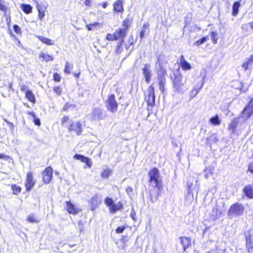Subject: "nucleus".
Wrapping results in <instances>:
<instances>
[{
	"label": "nucleus",
	"instance_id": "a18cd8bd",
	"mask_svg": "<svg viewBox=\"0 0 253 253\" xmlns=\"http://www.w3.org/2000/svg\"><path fill=\"white\" fill-rule=\"evenodd\" d=\"M70 117L68 115H64L61 119V125L62 126H64L66 124L69 122Z\"/></svg>",
	"mask_w": 253,
	"mask_h": 253
},
{
	"label": "nucleus",
	"instance_id": "0eeeda50",
	"mask_svg": "<svg viewBox=\"0 0 253 253\" xmlns=\"http://www.w3.org/2000/svg\"><path fill=\"white\" fill-rule=\"evenodd\" d=\"M106 117V112L100 107L93 108L90 114L91 121H99L102 120Z\"/></svg>",
	"mask_w": 253,
	"mask_h": 253
},
{
	"label": "nucleus",
	"instance_id": "39448f33",
	"mask_svg": "<svg viewBox=\"0 0 253 253\" xmlns=\"http://www.w3.org/2000/svg\"><path fill=\"white\" fill-rule=\"evenodd\" d=\"M127 34L122 30V28L116 29L113 33H108L106 35V39L109 41H125V39Z\"/></svg>",
	"mask_w": 253,
	"mask_h": 253
},
{
	"label": "nucleus",
	"instance_id": "e2e57ef3",
	"mask_svg": "<svg viewBox=\"0 0 253 253\" xmlns=\"http://www.w3.org/2000/svg\"><path fill=\"white\" fill-rule=\"evenodd\" d=\"M108 3L107 1H105V2H103V3H102L101 4L102 7L104 8H106V7L107 6Z\"/></svg>",
	"mask_w": 253,
	"mask_h": 253
},
{
	"label": "nucleus",
	"instance_id": "f3484780",
	"mask_svg": "<svg viewBox=\"0 0 253 253\" xmlns=\"http://www.w3.org/2000/svg\"><path fill=\"white\" fill-rule=\"evenodd\" d=\"M73 159L77 160H80L81 162L85 163L86 166L89 168L92 166V161L91 159L84 155L76 154L74 155Z\"/></svg>",
	"mask_w": 253,
	"mask_h": 253
},
{
	"label": "nucleus",
	"instance_id": "9b49d317",
	"mask_svg": "<svg viewBox=\"0 0 253 253\" xmlns=\"http://www.w3.org/2000/svg\"><path fill=\"white\" fill-rule=\"evenodd\" d=\"M246 248L248 253H253V233L251 230L245 233Z\"/></svg>",
	"mask_w": 253,
	"mask_h": 253
},
{
	"label": "nucleus",
	"instance_id": "f704fd0d",
	"mask_svg": "<svg viewBox=\"0 0 253 253\" xmlns=\"http://www.w3.org/2000/svg\"><path fill=\"white\" fill-rule=\"evenodd\" d=\"M212 211L214 213L212 216H214V219L219 218L222 214V211L219 209L218 206L213 208Z\"/></svg>",
	"mask_w": 253,
	"mask_h": 253
},
{
	"label": "nucleus",
	"instance_id": "864d4df0",
	"mask_svg": "<svg viewBox=\"0 0 253 253\" xmlns=\"http://www.w3.org/2000/svg\"><path fill=\"white\" fill-rule=\"evenodd\" d=\"M4 16L6 17L5 20L6 22L7 25L8 27H10V23L11 22L10 14H8Z\"/></svg>",
	"mask_w": 253,
	"mask_h": 253
},
{
	"label": "nucleus",
	"instance_id": "393cba45",
	"mask_svg": "<svg viewBox=\"0 0 253 253\" xmlns=\"http://www.w3.org/2000/svg\"><path fill=\"white\" fill-rule=\"evenodd\" d=\"M37 37L42 42L47 45H52L54 43V42L53 40L43 36H38Z\"/></svg>",
	"mask_w": 253,
	"mask_h": 253
},
{
	"label": "nucleus",
	"instance_id": "dca6fc26",
	"mask_svg": "<svg viewBox=\"0 0 253 253\" xmlns=\"http://www.w3.org/2000/svg\"><path fill=\"white\" fill-rule=\"evenodd\" d=\"M124 0H116L113 3V10L114 13H123L124 11L123 6Z\"/></svg>",
	"mask_w": 253,
	"mask_h": 253
},
{
	"label": "nucleus",
	"instance_id": "c756f323",
	"mask_svg": "<svg viewBox=\"0 0 253 253\" xmlns=\"http://www.w3.org/2000/svg\"><path fill=\"white\" fill-rule=\"evenodd\" d=\"M240 3L239 1H235L233 3L232 5V14L234 16H236L239 13V9L240 7Z\"/></svg>",
	"mask_w": 253,
	"mask_h": 253
},
{
	"label": "nucleus",
	"instance_id": "6e6552de",
	"mask_svg": "<svg viewBox=\"0 0 253 253\" xmlns=\"http://www.w3.org/2000/svg\"><path fill=\"white\" fill-rule=\"evenodd\" d=\"M36 180L34 178L33 173L32 171H28L26 173L24 182L25 191L27 192L31 191L35 186Z\"/></svg>",
	"mask_w": 253,
	"mask_h": 253
},
{
	"label": "nucleus",
	"instance_id": "49530a36",
	"mask_svg": "<svg viewBox=\"0 0 253 253\" xmlns=\"http://www.w3.org/2000/svg\"><path fill=\"white\" fill-rule=\"evenodd\" d=\"M13 30L15 32V33L21 36L22 35V30L21 28L17 25L14 24L13 26Z\"/></svg>",
	"mask_w": 253,
	"mask_h": 253
},
{
	"label": "nucleus",
	"instance_id": "5701e85b",
	"mask_svg": "<svg viewBox=\"0 0 253 253\" xmlns=\"http://www.w3.org/2000/svg\"><path fill=\"white\" fill-rule=\"evenodd\" d=\"M179 239L184 251H185L186 249L191 246V239L190 237H180Z\"/></svg>",
	"mask_w": 253,
	"mask_h": 253
},
{
	"label": "nucleus",
	"instance_id": "79ce46f5",
	"mask_svg": "<svg viewBox=\"0 0 253 253\" xmlns=\"http://www.w3.org/2000/svg\"><path fill=\"white\" fill-rule=\"evenodd\" d=\"M211 35L212 42L213 44H216L217 42V33L215 31L211 32Z\"/></svg>",
	"mask_w": 253,
	"mask_h": 253
},
{
	"label": "nucleus",
	"instance_id": "ea45409f",
	"mask_svg": "<svg viewBox=\"0 0 253 253\" xmlns=\"http://www.w3.org/2000/svg\"><path fill=\"white\" fill-rule=\"evenodd\" d=\"M209 39L208 36L203 37L202 38L194 42V44L196 46H200L205 42H206Z\"/></svg>",
	"mask_w": 253,
	"mask_h": 253
},
{
	"label": "nucleus",
	"instance_id": "4c0bfd02",
	"mask_svg": "<svg viewBox=\"0 0 253 253\" xmlns=\"http://www.w3.org/2000/svg\"><path fill=\"white\" fill-rule=\"evenodd\" d=\"M26 220L30 223H38L39 222V220L33 214L28 215L26 217Z\"/></svg>",
	"mask_w": 253,
	"mask_h": 253
},
{
	"label": "nucleus",
	"instance_id": "603ef678",
	"mask_svg": "<svg viewBox=\"0 0 253 253\" xmlns=\"http://www.w3.org/2000/svg\"><path fill=\"white\" fill-rule=\"evenodd\" d=\"M72 107H73V105L70 104L68 103H66L62 108V111L64 112H67L69 111V109Z\"/></svg>",
	"mask_w": 253,
	"mask_h": 253
},
{
	"label": "nucleus",
	"instance_id": "c03bdc74",
	"mask_svg": "<svg viewBox=\"0 0 253 253\" xmlns=\"http://www.w3.org/2000/svg\"><path fill=\"white\" fill-rule=\"evenodd\" d=\"M100 26V23L98 22H94L93 23H91L89 24L86 25V27L88 31L92 30L94 29L96 26Z\"/></svg>",
	"mask_w": 253,
	"mask_h": 253
},
{
	"label": "nucleus",
	"instance_id": "58836bf2",
	"mask_svg": "<svg viewBox=\"0 0 253 253\" xmlns=\"http://www.w3.org/2000/svg\"><path fill=\"white\" fill-rule=\"evenodd\" d=\"M136 42V40L134 38L133 36H130L127 41V43L126 44L125 46L127 49L130 46L133 45Z\"/></svg>",
	"mask_w": 253,
	"mask_h": 253
},
{
	"label": "nucleus",
	"instance_id": "e433bc0d",
	"mask_svg": "<svg viewBox=\"0 0 253 253\" xmlns=\"http://www.w3.org/2000/svg\"><path fill=\"white\" fill-rule=\"evenodd\" d=\"M21 7L24 13L29 14L32 12V7L28 4H22Z\"/></svg>",
	"mask_w": 253,
	"mask_h": 253
},
{
	"label": "nucleus",
	"instance_id": "69168bd1",
	"mask_svg": "<svg viewBox=\"0 0 253 253\" xmlns=\"http://www.w3.org/2000/svg\"><path fill=\"white\" fill-rule=\"evenodd\" d=\"M27 114H28L29 115H30V116H32L34 118H35V117H36V115H35V113L34 112H28L27 113Z\"/></svg>",
	"mask_w": 253,
	"mask_h": 253
},
{
	"label": "nucleus",
	"instance_id": "bf43d9fd",
	"mask_svg": "<svg viewBox=\"0 0 253 253\" xmlns=\"http://www.w3.org/2000/svg\"><path fill=\"white\" fill-rule=\"evenodd\" d=\"M253 62V54L250 55L248 58L246 63H252Z\"/></svg>",
	"mask_w": 253,
	"mask_h": 253
},
{
	"label": "nucleus",
	"instance_id": "f03ea898",
	"mask_svg": "<svg viewBox=\"0 0 253 253\" xmlns=\"http://www.w3.org/2000/svg\"><path fill=\"white\" fill-rule=\"evenodd\" d=\"M104 203L109 208L110 213H114L118 211L123 210L124 209V204L122 201H119L116 204L113 199L109 197L105 198Z\"/></svg>",
	"mask_w": 253,
	"mask_h": 253
},
{
	"label": "nucleus",
	"instance_id": "aec40b11",
	"mask_svg": "<svg viewBox=\"0 0 253 253\" xmlns=\"http://www.w3.org/2000/svg\"><path fill=\"white\" fill-rule=\"evenodd\" d=\"M77 67L78 69V71H72V72L73 74V75L75 78H78L80 75V71L79 66H77ZM71 69H72V70H73V67L72 64H71V65L66 64V65L65 67L64 71L66 74H69L71 72Z\"/></svg>",
	"mask_w": 253,
	"mask_h": 253
},
{
	"label": "nucleus",
	"instance_id": "4be33fe9",
	"mask_svg": "<svg viewBox=\"0 0 253 253\" xmlns=\"http://www.w3.org/2000/svg\"><path fill=\"white\" fill-rule=\"evenodd\" d=\"M151 72L152 71L149 67L147 65L143 68V74L146 84H148L150 82L152 76Z\"/></svg>",
	"mask_w": 253,
	"mask_h": 253
},
{
	"label": "nucleus",
	"instance_id": "9d476101",
	"mask_svg": "<svg viewBox=\"0 0 253 253\" xmlns=\"http://www.w3.org/2000/svg\"><path fill=\"white\" fill-rule=\"evenodd\" d=\"M244 207L240 203H235L233 204L229 208L228 211V215L240 216L243 214Z\"/></svg>",
	"mask_w": 253,
	"mask_h": 253
},
{
	"label": "nucleus",
	"instance_id": "ddd939ff",
	"mask_svg": "<svg viewBox=\"0 0 253 253\" xmlns=\"http://www.w3.org/2000/svg\"><path fill=\"white\" fill-rule=\"evenodd\" d=\"M42 180L44 184H48L53 178V169L51 166L47 167L42 172Z\"/></svg>",
	"mask_w": 253,
	"mask_h": 253
},
{
	"label": "nucleus",
	"instance_id": "4d7b16f0",
	"mask_svg": "<svg viewBox=\"0 0 253 253\" xmlns=\"http://www.w3.org/2000/svg\"><path fill=\"white\" fill-rule=\"evenodd\" d=\"M33 122L34 124L36 126H40L41 125L40 120L37 117L34 118Z\"/></svg>",
	"mask_w": 253,
	"mask_h": 253
},
{
	"label": "nucleus",
	"instance_id": "09e8293b",
	"mask_svg": "<svg viewBox=\"0 0 253 253\" xmlns=\"http://www.w3.org/2000/svg\"><path fill=\"white\" fill-rule=\"evenodd\" d=\"M181 68L183 70L186 71L191 69V64H180L178 69L177 71H179V70Z\"/></svg>",
	"mask_w": 253,
	"mask_h": 253
},
{
	"label": "nucleus",
	"instance_id": "680f3d73",
	"mask_svg": "<svg viewBox=\"0 0 253 253\" xmlns=\"http://www.w3.org/2000/svg\"><path fill=\"white\" fill-rule=\"evenodd\" d=\"M8 34L10 35V37H11L14 39H17L16 36L13 34V33H12V32L11 31V30H8Z\"/></svg>",
	"mask_w": 253,
	"mask_h": 253
},
{
	"label": "nucleus",
	"instance_id": "f8f14e48",
	"mask_svg": "<svg viewBox=\"0 0 253 253\" xmlns=\"http://www.w3.org/2000/svg\"><path fill=\"white\" fill-rule=\"evenodd\" d=\"M68 131L69 132H74L77 135H80L83 131V127L81 122H72L68 126Z\"/></svg>",
	"mask_w": 253,
	"mask_h": 253
},
{
	"label": "nucleus",
	"instance_id": "37998d69",
	"mask_svg": "<svg viewBox=\"0 0 253 253\" xmlns=\"http://www.w3.org/2000/svg\"><path fill=\"white\" fill-rule=\"evenodd\" d=\"M53 91L57 95H61L62 92V89L60 85L55 86L53 87Z\"/></svg>",
	"mask_w": 253,
	"mask_h": 253
},
{
	"label": "nucleus",
	"instance_id": "4468645a",
	"mask_svg": "<svg viewBox=\"0 0 253 253\" xmlns=\"http://www.w3.org/2000/svg\"><path fill=\"white\" fill-rule=\"evenodd\" d=\"M65 210L69 213L76 215L81 211V209L76 207L71 201L65 202Z\"/></svg>",
	"mask_w": 253,
	"mask_h": 253
},
{
	"label": "nucleus",
	"instance_id": "2f4dec72",
	"mask_svg": "<svg viewBox=\"0 0 253 253\" xmlns=\"http://www.w3.org/2000/svg\"><path fill=\"white\" fill-rule=\"evenodd\" d=\"M40 58H42V60L46 62L52 61L53 60V57L52 55L44 52H42L40 54Z\"/></svg>",
	"mask_w": 253,
	"mask_h": 253
},
{
	"label": "nucleus",
	"instance_id": "2eb2a0df",
	"mask_svg": "<svg viewBox=\"0 0 253 253\" xmlns=\"http://www.w3.org/2000/svg\"><path fill=\"white\" fill-rule=\"evenodd\" d=\"M88 204L92 211L95 210L98 205L101 203V200L97 194L94 195L91 198L88 200Z\"/></svg>",
	"mask_w": 253,
	"mask_h": 253
},
{
	"label": "nucleus",
	"instance_id": "774afa93",
	"mask_svg": "<svg viewBox=\"0 0 253 253\" xmlns=\"http://www.w3.org/2000/svg\"><path fill=\"white\" fill-rule=\"evenodd\" d=\"M251 27V28L253 29V21L249 24Z\"/></svg>",
	"mask_w": 253,
	"mask_h": 253
},
{
	"label": "nucleus",
	"instance_id": "cd10ccee",
	"mask_svg": "<svg viewBox=\"0 0 253 253\" xmlns=\"http://www.w3.org/2000/svg\"><path fill=\"white\" fill-rule=\"evenodd\" d=\"M209 122L213 126H219L221 124V120L217 114L211 117L209 120Z\"/></svg>",
	"mask_w": 253,
	"mask_h": 253
},
{
	"label": "nucleus",
	"instance_id": "0e129e2a",
	"mask_svg": "<svg viewBox=\"0 0 253 253\" xmlns=\"http://www.w3.org/2000/svg\"><path fill=\"white\" fill-rule=\"evenodd\" d=\"M91 0H85L84 4L86 6H90Z\"/></svg>",
	"mask_w": 253,
	"mask_h": 253
},
{
	"label": "nucleus",
	"instance_id": "3c124183",
	"mask_svg": "<svg viewBox=\"0 0 253 253\" xmlns=\"http://www.w3.org/2000/svg\"><path fill=\"white\" fill-rule=\"evenodd\" d=\"M126 228V226H121L118 227L115 229V232L117 234H120L124 232V230Z\"/></svg>",
	"mask_w": 253,
	"mask_h": 253
},
{
	"label": "nucleus",
	"instance_id": "c85d7f7f",
	"mask_svg": "<svg viewBox=\"0 0 253 253\" xmlns=\"http://www.w3.org/2000/svg\"><path fill=\"white\" fill-rule=\"evenodd\" d=\"M37 9L38 11V18L42 20L45 15V8L44 6L41 5H37Z\"/></svg>",
	"mask_w": 253,
	"mask_h": 253
},
{
	"label": "nucleus",
	"instance_id": "c9c22d12",
	"mask_svg": "<svg viewBox=\"0 0 253 253\" xmlns=\"http://www.w3.org/2000/svg\"><path fill=\"white\" fill-rule=\"evenodd\" d=\"M11 188L12 191V194L15 195H18L21 191V187L16 184H12L11 185Z\"/></svg>",
	"mask_w": 253,
	"mask_h": 253
},
{
	"label": "nucleus",
	"instance_id": "423d86ee",
	"mask_svg": "<svg viewBox=\"0 0 253 253\" xmlns=\"http://www.w3.org/2000/svg\"><path fill=\"white\" fill-rule=\"evenodd\" d=\"M173 86L175 90L177 91H180L182 89V86L186 83V81H183L182 76L179 71H176L173 72V75L171 76Z\"/></svg>",
	"mask_w": 253,
	"mask_h": 253
},
{
	"label": "nucleus",
	"instance_id": "7c9ffc66",
	"mask_svg": "<svg viewBox=\"0 0 253 253\" xmlns=\"http://www.w3.org/2000/svg\"><path fill=\"white\" fill-rule=\"evenodd\" d=\"M112 170L110 168H106L101 172L100 175L103 179L108 178L112 174Z\"/></svg>",
	"mask_w": 253,
	"mask_h": 253
},
{
	"label": "nucleus",
	"instance_id": "6ab92c4d",
	"mask_svg": "<svg viewBox=\"0 0 253 253\" xmlns=\"http://www.w3.org/2000/svg\"><path fill=\"white\" fill-rule=\"evenodd\" d=\"M166 71H162L161 74L158 75V79L159 80L158 84L159 88L161 91L164 93L165 91V85L166 84L165 75H166Z\"/></svg>",
	"mask_w": 253,
	"mask_h": 253
},
{
	"label": "nucleus",
	"instance_id": "bb28decb",
	"mask_svg": "<svg viewBox=\"0 0 253 253\" xmlns=\"http://www.w3.org/2000/svg\"><path fill=\"white\" fill-rule=\"evenodd\" d=\"M131 24V21L128 19H125L122 22V26L123 28H122V30H123L126 34H127V31Z\"/></svg>",
	"mask_w": 253,
	"mask_h": 253
},
{
	"label": "nucleus",
	"instance_id": "72a5a7b5",
	"mask_svg": "<svg viewBox=\"0 0 253 253\" xmlns=\"http://www.w3.org/2000/svg\"><path fill=\"white\" fill-rule=\"evenodd\" d=\"M149 27V24L148 23H144V24H143L142 27L141 28V30L140 31V33L139 34V36L141 40L144 38V34L146 33L147 30H148V33L149 32V31H148Z\"/></svg>",
	"mask_w": 253,
	"mask_h": 253
},
{
	"label": "nucleus",
	"instance_id": "f257e3e1",
	"mask_svg": "<svg viewBox=\"0 0 253 253\" xmlns=\"http://www.w3.org/2000/svg\"><path fill=\"white\" fill-rule=\"evenodd\" d=\"M150 186L154 189L149 192V198L152 202H154L158 199L159 196H161L164 188L163 180L161 177L158 178L152 181H148Z\"/></svg>",
	"mask_w": 253,
	"mask_h": 253
},
{
	"label": "nucleus",
	"instance_id": "052dcab7",
	"mask_svg": "<svg viewBox=\"0 0 253 253\" xmlns=\"http://www.w3.org/2000/svg\"><path fill=\"white\" fill-rule=\"evenodd\" d=\"M179 63H188L185 60L183 55H181Z\"/></svg>",
	"mask_w": 253,
	"mask_h": 253
},
{
	"label": "nucleus",
	"instance_id": "a211bd4d",
	"mask_svg": "<svg viewBox=\"0 0 253 253\" xmlns=\"http://www.w3.org/2000/svg\"><path fill=\"white\" fill-rule=\"evenodd\" d=\"M148 181H152L155 179L161 177L159 170L156 167L153 168L151 169H150L148 171Z\"/></svg>",
	"mask_w": 253,
	"mask_h": 253
},
{
	"label": "nucleus",
	"instance_id": "8fccbe9b",
	"mask_svg": "<svg viewBox=\"0 0 253 253\" xmlns=\"http://www.w3.org/2000/svg\"><path fill=\"white\" fill-rule=\"evenodd\" d=\"M0 10L2 11L3 12L4 15H6L7 11H9V8L6 6L0 4Z\"/></svg>",
	"mask_w": 253,
	"mask_h": 253
},
{
	"label": "nucleus",
	"instance_id": "473e14b6",
	"mask_svg": "<svg viewBox=\"0 0 253 253\" xmlns=\"http://www.w3.org/2000/svg\"><path fill=\"white\" fill-rule=\"evenodd\" d=\"M124 41H119L115 47V52L116 54H120L124 49Z\"/></svg>",
	"mask_w": 253,
	"mask_h": 253
},
{
	"label": "nucleus",
	"instance_id": "a878e982",
	"mask_svg": "<svg viewBox=\"0 0 253 253\" xmlns=\"http://www.w3.org/2000/svg\"><path fill=\"white\" fill-rule=\"evenodd\" d=\"M25 97L28 99V100L31 102L32 103H35L36 102V100L34 94L32 92V91L30 90H27L25 91Z\"/></svg>",
	"mask_w": 253,
	"mask_h": 253
},
{
	"label": "nucleus",
	"instance_id": "20e7f679",
	"mask_svg": "<svg viewBox=\"0 0 253 253\" xmlns=\"http://www.w3.org/2000/svg\"><path fill=\"white\" fill-rule=\"evenodd\" d=\"M105 107L108 111L115 113L118 109L119 104L116 101L115 94H109L105 102Z\"/></svg>",
	"mask_w": 253,
	"mask_h": 253
},
{
	"label": "nucleus",
	"instance_id": "a19ab883",
	"mask_svg": "<svg viewBox=\"0 0 253 253\" xmlns=\"http://www.w3.org/2000/svg\"><path fill=\"white\" fill-rule=\"evenodd\" d=\"M201 87L202 85L199 87H194L192 89L190 93L191 99L194 98L198 94Z\"/></svg>",
	"mask_w": 253,
	"mask_h": 253
},
{
	"label": "nucleus",
	"instance_id": "412c9836",
	"mask_svg": "<svg viewBox=\"0 0 253 253\" xmlns=\"http://www.w3.org/2000/svg\"><path fill=\"white\" fill-rule=\"evenodd\" d=\"M243 191L249 199H253V182L252 184H248L244 187Z\"/></svg>",
	"mask_w": 253,
	"mask_h": 253
},
{
	"label": "nucleus",
	"instance_id": "1a4fd4ad",
	"mask_svg": "<svg viewBox=\"0 0 253 253\" xmlns=\"http://www.w3.org/2000/svg\"><path fill=\"white\" fill-rule=\"evenodd\" d=\"M253 115V98L245 106L241 113L240 118L248 120Z\"/></svg>",
	"mask_w": 253,
	"mask_h": 253
},
{
	"label": "nucleus",
	"instance_id": "b1692460",
	"mask_svg": "<svg viewBox=\"0 0 253 253\" xmlns=\"http://www.w3.org/2000/svg\"><path fill=\"white\" fill-rule=\"evenodd\" d=\"M239 120L238 118H234L229 125L228 129L231 131L232 133H234L236 128L238 125Z\"/></svg>",
	"mask_w": 253,
	"mask_h": 253
},
{
	"label": "nucleus",
	"instance_id": "6e6d98bb",
	"mask_svg": "<svg viewBox=\"0 0 253 253\" xmlns=\"http://www.w3.org/2000/svg\"><path fill=\"white\" fill-rule=\"evenodd\" d=\"M0 159H4V160H11V158L9 156L6 155L2 153H0Z\"/></svg>",
	"mask_w": 253,
	"mask_h": 253
},
{
	"label": "nucleus",
	"instance_id": "5fc2aeb1",
	"mask_svg": "<svg viewBox=\"0 0 253 253\" xmlns=\"http://www.w3.org/2000/svg\"><path fill=\"white\" fill-rule=\"evenodd\" d=\"M248 171L253 174V162H250L248 167Z\"/></svg>",
	"mask_w": 253,
	"mask_h": 253
},
{
	"label": "nucleus",
	"instance_id": "338daca9",
	"mask_svg": "<svg viewBox=\"0 0 253 253\" xmlns=\"http://www.w3.org/2000/svg\"><path fill=\"white\" fill-rule=\"evenodd\" d=\"M132 191V189L131 187H128L126 189V191L127 192H131Z\"/></svg>",
	"mask_w": 253,
	"mask_h": 253
},
{
	"label": "nucleus",
	"instance_id": "de8ad7c7",
	"mask_svg": "<svg viewBox=\"0 0 253 253\" xmlns=\"http://www.w3.org/2000/svg\"><path fill=\"white\" fill-rule=\"evenodd\" d=\"M61 76L57 73L55 72L53 74V81L55 83H59L61 81Z\"/></svg>",
	"mask_w": 253,
	"mask_h": 253
},
{
	"label": "nucleus",
	"instance_id": "13d9d810",
	"mask_svg": "<svg viewBox=\"0 0 253 253\" xmlns=\"http://www.w3.org/2000/svg\"><path fill=\"white\" fill-rule=\"evenodd\" d=\"M204 171L205 172L207 171V173L205 175V176L206 177H208L210 174H211L212 173V169H209V168H206V169L204 170Z\"/></svg>",
	"mask_w": 253,
	"mask_h": 253
},
{
	"label": "nucleus",
	"instance_id": "7ed1b4c3",
	"mask_svg": "<svg viewBox=\"0 0 253 253\" xmlns=\"http://www.w3.org/2000/svg\"><path fill=\"white\" fill-rule=\"evenodd\" d=\"M145 100L148 110L151 109L155 104V89L153 84L150 85L147 89V93L145 96Z\"/></svg>",
	"mask_w": 253,
	"mask_h": 253
}]
</instances>
